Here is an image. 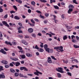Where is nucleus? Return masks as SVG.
<instances>
[{"label":"nucleus","mask_w":79,"mask_h":79,"mask_svg":"<svg viewBox=\"0 0 79 79\" xmlns=\"http://www.w3.org/2000/svg\"><path fill=\"white\" fill-rule=\"evenodd\" d=\"M3 37V35H2V33L0 32V37Z\"/></svg>","instance_id":"obj_54"},{"label":"nucleus","mask_w":79,"mask_h":79,"mask_svg":"<svg viewBox=\"0 0 79 79\" xmlns=\"http://www.w3.org/2000/svg\"><path fill=\"white\" fill-rule=\"evenodd\" d=\"M71 38H72V39H73L74 38H75V36H74V35H72L71 36Z\"/></svg>","instance_id":"obj_64"},{"label":"nucleus","mask_w":79,"mask_h":79,"mask_svg":"<svg viewBox=\"0 0 79 79\" xmlns=\"http://www.w3.org/2000/svg\"><path fill=\"white\" fill-rule=\"evenodd\" d=\"M69 8H74V6H73V5H70L69 6Z\"/></svg>","instance_id":"obj_50"},{"label":"nucleus","mask_w":79,"mask_h":79,"mask_svg":"<svg viewBox=\"0 0 79 79\" xmlns=\"http://www.w3.org/2000/svg\"><path fill=\"white\" fill-rule=\"evenodd\" d=\"M29 36L27 35H25V39H29Z\"/></svg>","instance_id":"obj_38"},{"label":"nucleus","mask_w":79,"mask_h":79,"mask_svg":"<svg viewBox=\"0 0 79 79\" xmlns=\"http://www.w3.org/2000/svg\"><path fill=\"white\" fill-rule=\"evenodd\" d=\"M44 49H46L47 48H48V45L47 44H45L44 45Z\"/></svg>","instance_id":"obj_20"},{"label":"nucleus","mask_w":79,"mask_h":79,"mask_svg":"<svg viewBox=\"0 0 79 79\" xmlns=\"http://www.w3.org/2000/svg\"><path fill=\"white\" fill-rule=\"evenodd\" d=\"M19 73H15L14 74V76H15L16 77H18V76H19Z\"/></svg>","instance_id":"obj_22"},{"label":"nucleus","mask_w":79,"mask_h":79,"mask_svg":"<svg viewBox=\"0 0 79 79\" xmlns=\"http://www.w3.org/2000/svg\"><path fill=\"white\" fill-rule=\"evenodd\" d=\"M2 63H3V64H8V61L5 60L2 61Z\"/></svg>","instance_id":"obj_14"},{"label":"nucleus","mask_w":79,"mask_h":79,"mask_svg":"<svg viewBox=\"0 0 79 79\" xmlns=\"http://www.w3.org/2000/svg\"><path fill=\"white\" fill-rule=\"evenodd\" d=\"M73 3H75V4H78V3H77V2H76V0H73Z\"/></svg>","instance_id":"obj_39"},{"label":"nucleus","mask_w":79,"mask_h":79,"mask_svg":"<svg viewBox=\"0 0 79 79\" xmlns=\"http://www.w3.org/2000/svg\"><path fill=\"white\" fill-rule=\"evenodd\" d=\"M5 44H6V45H12V44L11 42H10L6 41H5Z\"/></svg>","instance_id":"obj_13"},{"label":"nucleus","mask_w":79,"mask_h":79,"mask_svg":"<svg viewBox=\"0 0 79 79\" xmlns=\"http://www.w3.org/2000/svg\"><path fill=\"white\" fill-rule=\"evenodd\" d=\"M73 47L74 48H79V46H77L76 45H74Z\"/></svg>","instance_id":"obj_26"},{"label":"nucleus","mask_w":79,"mask_h":79,"mask_svg":"<svg viewBox=\"0 0 79 79\" xmlns=\"http://www.w3.org/2000/svg\"><path fill=\"white\" fill-rule=\"evenodd\" d=\"M16 1L19 3H21L23 2L21 0H16Z\"/></svg>","instance_id":"obj_25"},{"label":"nucleus","mask_w":79,"mask_h":79,"mask_svg":"<svg viewBox=\"0 0 79 79\" xmlns=\"http://www.w3.org/2000/svg\"><path fill=\"white\" fill-rule=\"evenodd\" d=\"M34 20L35 21H36V22H39V20L37 19H34Z\"/></svg>","instance_id":"obj_57"},{"label":"nucleus","mask_w":79,"mask_h":79,"mask_svg":"<svg viewBox=\"0 0 79 79\" xmlns=\"http://www.w3.org/2000/svg\"><path fill=\"white\" fill-rule=\"evenodd\" d=\"M14 19H16V20H19L20 19V18L18 16V15H15L14 17Z\"/></svg>","instance_id":"obj_11"},{"label":"nucleus","mask_w":79,"mask_h":79,"mask_svg":"<svg viewBox=\"0 0 79 79\" xmlns=\"http://www.w3.org/2000/svg\"><path fill=\"white\" fill-rule=\"evenodd\" d=\"M10 72H11V73H15V70L12 69H10Z\"/></svg>","instance_id":"obj_34"},{"label":"nucleus","mask_w":79,"mask_h":79,"mask_svg":"<svg viewBox=\"0 0 79 79\" xmlns=\"http://www.w3.org/2000/svg\"><path fill=\"white\" fill-rule=\"evenodd\" d=\"M2 70H3V67L2 66H0V72L2 71Z\"/></svg>","instance_id":"obj_53"},{"label":"nucleus","mask_w":79,"mask_h":79,"mask_svg":"<svg viewBox=\"0 0 79 79\" xmlns=\"http://www.w3.org/2000/svg\"><path fill=\"white\" fill-rule=\"evenodd\" d=\"M33 29L32 28H30L28 29V31L29 33H32L33 32Z\"/></svg>","instance_id":"obj_10"},{"label":"nucleus","mask_w":79,"mask_h":79,"mask_svg":"<svg viewBox=\"0 0 79 79\" xmlns=\"http://www.w3.org/2000/svg\"><path fill=\"white\" fill-rule=\"evenodd\" d=\"M39 51L40 52H43L44 51V50L43 49L40 48L39 50Z\"/></svg>","instance_id":"obj_19"},{"label":"nucleus","mask_w":79,"mask_h":79,"mask_svg":"<svg viewBox=\"0 0 79 79\" xmlns=\"http://www.w3.org/2000/svg\"><path fill=\"white\" fill-rule=\"evenodd\" d=\"M36 72H34V74H35V75H36V76H39V75L38 74H41V75H42V73L40 72L38 70H36Z\"/></svg>","instance_id":"obj_3"},{"label":"nucleus","mask_w":79,"mask_h":79,"mask_svg":"<svg viewBox=\"0 0 79 79\" xmlns=\"http://www.w3.org/2000/svg\"><path fill=\"white\" fill-rule=\"evenodd\" d=\"M24 67H21L20 68V69L21 71H23V70H24Z\"/></svg>","instance_id":"obj_40"},{"label":"nucleus","mask_w":79,"mask_h":79,"mask_svg":"<svg viewBox=\"0 0 79 79\" xmlns=\"http://www.w3.org/2000/svg\"><path fill=\"white\" fill-rule=\"evenodd\" d=\"M16 13L15 11H14L13 10L10 11V13L11 14H12V13Z\"/></svg>","instance_id":"obj_48"},{"label":"nucleus","mask_w":79,"mask_h":79,"mask_svg":"<svg viewBox=\"0 0 79 79\" xmlns=\"http://www.w3.org/2000/svg\"><path fill=\"white\" fill-rule=\"evenodd\" d=\"M35 49H36L37 50H39V47H38V46L37 45H35Z\"/></svg>","instance_id":"obj_31"},{"label":"nucleus","mask_w":79,"mask_h":79,"mask_svg":"<svg viewBox=\"0 0 79 79\" xmlns=\"http://www.w3.org/2000/svg\"><path fill=\"white\" fill-rule=\"evenodd\" d=\"M24 71H28V70L27 69V68H26L24 67Z\"/></svg>","instance_id":"obj_62"},{"label":"nucleus","mask_w":79,"mask_h":79,"mask_svg":"<svg viewBox=\"0 0 79 79\" xmlns=\"http://www.w3.org/2000/svg\"><path fill=\"white\" fill-rule=\"evenodd\" d=\"M0 52L3 53V54H4V55H6V52L4 51V50H3V49H2L1 50H0Z\"/></svg>","instance_id":"obj_8"},{"label":"nucleus","mask_w":79,"mask_h":79,"mask_svg":"<svg viewBox=\"0 0 79 79\" xmlns=\"http://www.w3.org/2000/svg\"><path fill=\"white\" fill-rule=\"evenodd\" d=\"M20 56L23 59H24L26 58V56L24 55H20Z\"/></svg>","instance_id":"obj_18"},{"label":"nucleus","mask_w":79,"mask_h":79,"mask_svg":"<svg viewBox=\"0 0 79 79\" xmlns=\"http://www.w3.org/2000/svg\"><path fill=\"white\" fill-rule=\"evenodd\" d=\"M54 7L55 9H57V10L59 9V7L57 6H54Z\"/></svg>","instance_id":"obj_27"},{"label":"nucleus","mask_w":79,"mask_h":79,"mask_svg":"<svg viewBox=\"0 0 79 79\" xmlns=\"http://www.w3.org/2000/svg\"><path fill=\"white\" fill-rule=\"evenodd\" d=\"M40 44H41L40 45V47H41V48H43L44 47V43H40Z\"/></svg>","instance_id":"obj_32"},{"label":"nucleus","mask_w":79,"mask_h":79,"mask_svg":"<svg viewBox=\"0 0 79 79\" xmlns=\"http://www.w3.org/2000/svg\"><path fill=\"white\" fill-rule=\"evenodd\" d=\"M31 9H29L28 10V13H31Z\"/></svg>","instance_id":"obj_55"},{"label":"nucleus","mask_w":79,"mask_h":79,"mask_svg":"<svg viewBox=\"0 0 79 79\" xmlns=\"http://www.w3.org/2000/svg\"><path fill=\"white\" fill-rule=\"evenodd\" d=\"M26 55L28 57H31V56H32V54L27 53H26Z\"/></svg>","instance_id":"obj_15"},{"label":"nucleus","mask_w":79,"mask_h":79,"mask_svg":"<svg viewBox=\"0 0 79 79\" xmlns=\"http://www.w3.org/2000/svg\"><path fill=\"white\" fill-rule=\"evenodd\" d=\"M19 76L21 77H24V78H27L28 77L27 76H24L21 73H19Z\"/></svg>","instance_id":"obj_7"},{"label":"nucleus","mask_w":79,"mask_h":79,"mask_svg":"<svg viewBox=\"0 0 79 79\" xmlns=\"http://www.w3.org/2000/svg\"><path fill=\"white\" fill-rule=\"evenodd\" d=\"M68 39V36L67 35H65L63 37V40H66Z\"/></svg>","instance_id":"obj_17"},{"label":"nucleus","mask_w":79,"mask_h":79,"mask_svg":"<svg viewBox=\"0 0 79 79\" xmlns=\"http://www.w3.org/2000/svg\"><path fill=\"white\" fill-rule=\"evenodd\" d=\"M54 22L55 23H57V22H58V20L55 19H54Z\"/></svg>","instance_id":"obj_49"},{"label":"nucleus","mask_w":79,"mask_h":79,"mask_svg":"<svg viewBox=\"0 0 79 79\" xmlns=\"http://www.w3.org/2000/svg\"><path fill=\"white\" fill-rule=\"evenodd\" d=\"M31 5H35V2H34V1H32L31 2Z\"/></svg>","instance_id":"obj_43"},{"label":"nucleus","mask_w":79,"mask_h":79,"mask_svg":"<svg viewBox=\"0 0 79 79\" xmlns=\"http://www.w3.org/2000/svg\"><path fill=\"white\" fill-rule=\"evenodd\" d=\"M31 36H32L33 37H36V35L34 33H32L31 34Z\"/></svg>","instance_id":"obj_24"},{"label":"nucleus","mask_w":79,"mask_h":79,"mask_svg":"<svg viewBox=\"0 0 79 79\" xmlns=\"http://www.w3.org/2000/svg\"><path fill=\"white\" fill-rule=\"evenodd\" d=\"M31 23H32L33 24H35V21H34L33 19H31Z\"/></svg>","instance_id":"obj_45"},{"label":"nucleus","mask_w":79,"mask_h":79,"mask_svg":"<svg viewBox=\"0 0 79 79\" xmlns=\"http://www.w3.org/2000/svg\"><path fill=\"white\" fill-rule=\"evenodd\" d=\"M18 24L19 25V26H22V25H23V24H22V23H18Z\"/></svg>","instance_id":"obj_59"},{"label":"nucleus","mask_w":79,"mask_h":79,"mask_svg":"<svg viewBox=\"0 0 79 79\" xmlns=\"http://www.w3.org/2000/svg\"><path fill=\"white\" fill-rule=\"evenodd\" d=\"M57 76H58V77L60 78L61 77V75L60 73H57Z\"/></svg>","instance_id":"obj_30"},{"label":"nucleus","mask_w":79,"mask_h":79,"mask_svg":"<svg viewBox=\"0 0 79 79\" xmlns=\"http://www.w3.org/2000/svg\"><path fill=\"white\" fill-rule=\"evenodd\" d=\"M45 50H46V52H48V53L50 50V48H48L45 49Z\"/></svg>","instance_id":"obj_37"},{"label":"nucleus","mask_w":79,"mask_h":79,"mask_svg":"<svg viewBox=\"0 0 79 79\" xmlns=\"http://www.w3.org/2000/svg\"><path fill=\"white\" fill-rule=\"evenodd\" d=\"M76 39H77V40L78 41H79V36H76Z\"/></svg>","instance_id":"obj_56"},{"label":"nucleus","mask_w":79,"mask_h":79,"mask_svg":"<svg viewBox=\"0 0 79 79\" xmlns=\"http://www.w3.org/2000/svg\"><path fill=\"white\" fill-rule=\"evenodd\" d=\"M18 32H19V33H23V31L20 30H18Z\"/></svg>","instance_id":"obj_60"},{"label":"nucleus","mask_w":79,"mask_h":79,"mask_svg":"<svg viewBox=\"0 0 79 79\" xmlns=\"http://www.w3.org/2000/svg\"><path fill=\"white\" fill-rule=\"evenodd\" d=\"M9 24L10 26H15V23L12 24L11 23H10Z\"/></svg>","instance_id":"obj_41"},{"label":"nucleus","mask_w":79,"mask_h":79,"mask_svg":"<svg viewBox=\"0 0 79 79\" xmlns=\"http://www.w3.org/2000/svg\"><path fill=\"white\" fill-rule=\"evenodd\" d=\"M72 42L73 43H76L77 42V40L75 39H73L72 40Z\"/></svg>","instance_id":"obj_21"},{"label":"nucleus","mask_w":79,"mask_h":79,"mask_svg":"<svg viewBox=\"0 0 79 79\" xmlns=\"http://www.w3.org/2000/svg\"><path fill=\"white\" fill-rule=\"evenodd\" d=\"M65 27L67 29H71L72 28V27H70L69 26H68L67 25L65 26Z\"/></svg>","instance_id":"obj_28"},{"label":"nucleus","mask_w":79,"mask_h":79,"mask_svg":"<svg viewBox=\"0 0 79 79\" xmlns=\"http://www.w3.org/2000/svg\"><path fill=\"white\" fill-rule=\"evenodd\" d=\"M53 49H51L50 50H49V51L48 53H53Z\"/></svg>","instance_id":"obj_36"},{"label":"nucleus","mask_w":79,"mask_h":79,"mask_svg":"<svg viewBox=\"0 0 79 79\" xmlns=\"http://www.w3.org/2000/svg\"><path fill=\"white\" fill-rule=\"evenodd\" d=\"M21 42L23 44H24L25 45H29V43L26 42V41L25 40H22Z\"/></svg>","instance_id":"obj_6"},{"label":"nucleus","mask_w":79,"mask_h":79,"mask_svg":"<svg viewBox=\"0 0 79 79\" xmlns=\"http://www.w3.org/2000/svg\"><path fill=\"white\" fill-rule=\"evenodd\" d=\"M72 68H74V67H76V68H78V66L76 65H73L72 66Z\"/></svg>","instance_id":"obj_35"},{"label":"nucleus","mask_w":79,"mask_h":79,"mask_svg":"<svg viewBox=\"0 0 79 79\" xmlns=\"http://www.w3.org/2000/svg\"><path fill=\"white\" fill-rule=\"evenodd\" d=\"M38 35H39V36H42V34H41V33H39L38 34Z\"/></svg>","instance_id":"obj_61"},{"label":"nucleus","mask_w":79,"mask_h":79,"mask_svg":"<svg viewBox=\"0 0 79 79\" xmlns=\"http://www.w3.org/2000/svg\"><path fill=\"white\" fill-rule=\"evenodd\" d=\"M54 49L55 50V49H58L59 50L60 52H64V50L63 49V47L62 46H61L60 47L59 46L55 47L54 48Z\"/></svg>","instance_id":"obj_1"},{"label":"nucleus","mask_w":79,"mask_h":79,"mask_svg":"<svg viewBox=\"0 0 79 79\" xmlns=\"http://www.w3.org/2000/svg\"><path fill=\"white\" fill-rule=\"evenodd\" d=\"M4 78H5V76L4 74H0V79H4Z\"/></svg>","instance_id":"obj_9"},{"label":"nucleus","mask_w":79,"mask_h":79,"mask_svg":"<svg viewBox=\"0 0 79 79\" xmlns=\"http://www.w3.org/2000/svg\"><path fill=\"white\" fill-rule=\"evenodd\" d=\"M13 7L14 8L15 10L16 11H17V10H18V8H17V7L16 6H13Z\"/></svg>","instance_id":"obj_23"},{"label":"nucleus","mask_w":79,"mask_h":79,"mask_svg":"<svg viewBox=\"0 0 79 79\" xmlns=\"http://www.w3.org/2000/svg\"><path fill=\"white\" fill-rule=\"evenodd\" d=\"M64 14H63L61 15V18L62 19H64Z\"/></svg>","instance_id":"obj_63"},{"label":"nucleus","mask_w":79,"mask_h":79,"mask_svg":"<svg viewBox=\"0 0 79 79\" xmlns=\"http://www.w3.org/2000/svg\"><path fill=\"white\" fill-rule=\"evenodd\" d=\"M48 61L49 63H52V59H51V58L50 57H48Z\"/></svg>","instance_id":"obj_12"},{"label":"nucleus","mask_w":79,"mask_h":79,"mask_svg":"<svg viewBox=\"0 0 79 79\" xmlns=\"http://www.w3.org/2000/svg\"><path fill=\"white\" fill-rule=\"evenodd\" d=\"M3 10L0 7V13H2Z\"/></svg>","instance_id":"obj_46"},{"label":"nucleus","mask_w":79,"mask_h":79,"mask_svg":"<svg viewBox=\"0 0 79 79\" xmlns=\"http://www.w3.org/2000/svg\"><path fill=\"white\" fill-rule=\"evenodd\" d=\"M2 23L4 25H5L6 26H7V27H10V26L8 24H7V22H6L5 21H3L2 22Z\"/></svg>","instance_id":"obj_5"},{"label":"nucleus","mask_w":79,"mask_h":79,"mask_svg":"<svg viewBox=\"0 0 79 79\" xmlns=\"http://www.w3.org/2000/svg\"><path fill=\"white\" fill-rule=\"evenodd\" d=\"M10 58L12 60H13V61H18L19 60L18 59L16 58H13V57H10Z\"/></svg>","instance_id":"obj_4"},{"label":"nucleus","mask_w":79,"mask_h":79,"mask_svg":"<svg viewBox=\"0 0 79 79\" xmlns=\"http://www.w3.org/2000/svg\"><path fill=\"white\" fill-rule=\"evenodd\" d=\"M67 74L70 76H72V75H71V73L70 72H67Z\"/></svg>","instance_id":"obj_42"},{"label":"nucleus","mask_w":79,"mask_h":79,"mask_svg":"<svg viewBox=\"0 0 79 79\" xmlns=\"http://www.w3.org/2000/svg\"><path fill=\"white\" fill-rule=\"evenodd\" d=\"M40 18H42V19H44V17L43 16H42L41 15H40Z\"/></svg>","instance_id":"obj_52"},{"label":"nucleus","mask_w":79,"mask_h":79,"mask_svg":"<svg viewBox=\"0 0 79 79\" xmlns=\"http://www.w3.org/2000/svg\"><path fill=\"white\" fill-rule=\"evenodd\" d=\"M47 22H48V21L47 20H45L44 21V24H47Z\"/></svg>","instance_id":"obj_47"},{"label":"nucleus","mask_w":79,"mask_h":79,"mask_svg":"<svg viewBox=\"0 0 79 79\" xmlns=\"http://www.w3.org/2000/svg\"><path fill=\"white\" fill-rule=\"evenodd\" d=\"M56 70L58 71V72H59L61 73H64V71H63V68L61 67H58V68L56 69Z\"/></svg>","instance_id":"obj_2"},{"label":"nucleus","mask_w":79,"mask_h":79,"mask_svg":"<svg viewBox=\"0 0 79 79\" xmlns=\"http://www.w3.org/2000/svg\"><path fill=\"white\" fill-rule=\"evenodd\" d=\"M51 58H52V59H53V60H56V59L55 57L53 56H51Z\"/></svg>","instance_id":"obj_29"},{"label":"nucleus","mask_w":79,"mask_h":79,"mask_svg":"<svg viewBox=\"0 0 79 79\" xmlns=\"http://www.w3.org/2000/svg\"><path fill=\"white\" fill-rule=\"evenodd\" d=\"M21 27H19L17 28L18 30V31L21 30Z\"/></svg>","instance_id":"obj_58"},{"label":"nucleus","mask_w":79,"mask_h":79,"mask_svg":"<svg viewBox=\"0 0 79 79\" xmlns=\"http://www.w3.org/2000/svg\"><path fill=\"white\" fill-rule=\"evenodd\" d=\"M5 68H9V67H10V66L7 65H6L5 66Z\"/></svg>","instance_id":"obj_51"},{"label":"nucleus","mask_w":79,"mask_h":79,"mask_svg":"<svg viewBox=\"0 0 79 79\" xmlns=\"http://www.w3.org/2000/svg\"><path fill=\"white\" fill-rule=\"evenodd\" d=\"M20 65V63L19 62H15V66H19Z\"/></svg>","instance_id":"obj_16"},{"label":"nucleus","mask_w":79,"mask_h":79,"mask_svg":"<svg viewBox=\"0 0 79 79\" xmlns=\"http://www.w3.org/2000/svg\"><path fill=\"white\" fill-rule=\"evenodd\" d=\"M18 48L19 49V50H23V48H22L21 47L18 46Z\"/></svg>","instance_id":"obj_44"},{"label":"nucleus","mask_w":79,"mask_h":79,"mask_svg":"<svg viewBox=\"0 0 79 79\" xmlns=\"http://www.w3.org/2000/svg\"><path fill=\"white\" fill-rule=\"evenodd\" d=\"M73 61H75V62H76V63H78L79 62L78 61V60L77 59H74L73 60H72V62H73Z\"/></svg>","instance_id":"obj_33"}]
</instances>
